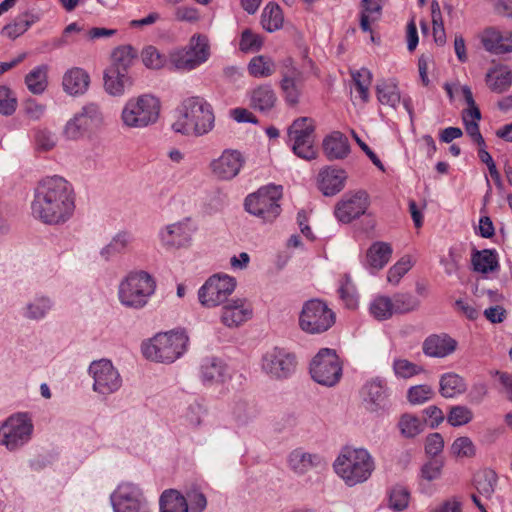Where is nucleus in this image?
Instances as JSON below:
<instances>
[{
  "mask_svg": "<svg viewBox=\"0 0 512 512\" xmlns=\"http://www.w3.org/2000/svg\"><path fill=\"white\" fill-rule=\"evenodd\" d=\"M75 210L72 185L58 175L42 178L34 191L31 211L34 218L49 225L66 223Z\"/></svg>",
  "mask_w": 512,
  "mask_h": 512,
  "instance_id": "1",
  "label": "nucleus"
},
{
  "mask_svg": "<svg viewBox=\"0 0 512 512\" xmlns=\"http://www.w3.org/2000/svg\"><path fill=\"white\" fill-rule=\"evenodd\" d=\"M179 113L178 119L172 125L175 132L202 136L214 127L215 116L212 106L202 97L194 96L185 99Z\"/></svg>",
  "mask_w": 512,
  "mask_h": 512,
  "instance_id": "2",
  "label": "nucleus"
},
{
  "mask_svg": "<svg viewBox=\"0 0 512 512\" xmlns=\"http://www.w3.org/2000/svg\"><path fill=\"white\" fill-rule=\"evenodd\" d=\"M333 467L345 484L353 487L371 477L375 463L366 449L345 447L334 461Z\"/></svg>",
  "mask_w": 512,
  "mask_h": 512,
  "instance_id": "3",
  "label": "nucleus"
},
{
  "mask_svg": "<svg viewBox=\"0 0 512 512\" xmlns=\"http://www.w3.org/2000/svg\"><path fill=\"white\" fill-rule=\"evenodd\" d=\"M188 343L189 337L185 331H170L157 334L142 346V351L147 359L172 363L186 352Z\"/></svg>",
  "mask_w": 512,
  "mask_h": 512,
  "instance_id": "4",
  "label": "nucleus"
},
{
  "mask_svg": "<svg viewBox=\"0 0 512 512\" xmlns=\"http://www.w3.org/2000/svg\"><path fill=\"white\" fill-rule=\"evenodd\" d=\"M160 100L152 94L132 97L125 103L121 120L128 128H145L157 122L160 114Z\"/></svg>",
  "mask_w": 512,
  "mask_h": 512,
  "instance_id": "5",
  "label": "nucleus"
},
{
  "mask_svg": "<svg viewBox=\"0 0 512 512\" xmlns=\"http://www.w3.org/2000/svg\"><path fill=\"white\" fill-rule=\"evenodd\" d=\"M155 281L145 271L132 272L119 284L118 297L122 305L141 309L155 292Z\"/></svg>",
  "mask_w": 512,
  "mask_h": 512,
  "instance_id": "6",
  "label": "nucleus"
},
{
  "mask_svg": "<svg viewBox=\"0 0 512 512\" xmlns=\"http://www.w3.org/2000/svg\"><path fill=\"white\" fill-rule=\"evenodd\" d=\"M281 198L282 186L270 184L248 195L244 205L248 213L262 219L263 222H272L281 213Z\"/></svg>",
  "mask_w": 512,
  "mask_h": 512,
  "instance_id": "7",
  "label": "nucleus"
},
{
  "mask_svg": "<svg viewBox=\"0 0 512 512\" xmlns=\"http://www.w3.org/2000/svg\"><path fill=\"white\" fill-rule=\"evenodd\" d=\"M33 430V421L28 413L12 414L0 425V445L9 451H17L31 440Z\"/></svg>",
  "mask_w": 512,
  "mask_h": 512,
  "instance_id": "8",
  "label": "nucleus"
},
{
  "mask_svg": "<svg viewBox=\"0 0 512 512\" xmlns=\"http://www.w3.org/2000/svg\"><path fill=\"white\" fill-rule=\"evenodd\" d=\"M104 123L101 107L94 102L85 104L63 127L62 135L67 140H79L99 129Z\"/></svg>",
  "mask_w": 512,
  "mask_h": 512,
  "instance_id": "9",
  "label": "nucleus"
},
{
  "mask_svg": "<svg viewBox=\"0 0 512 512\" xmlns=\"http://www.w3.org/2000/svg\"><path fill=\"white\" fill-rule=\"evenodd\" d=\"M335 323V313L319 299H310L303 304L299 315V327L308 334H321Z\"/></svg>",
  "mask_w": 512,
  "mask_h": 512,
  "instance_id": "10",
  "label": "nucleus"
},
{
  "mask_svg": "<svg viewBox=\"0 0 512 512\" xmlns=\"http://www.w3.org/2000/svg\"><path fill=\"white\" fill-rule=\"evenodd\" d=\"M236 288V279L226 274L210 276L198 290V300L205 308L222 306Z\"/></svg>",
  "mask_w": 512,
  "mask_h": 512,
  "instance_id": "11",
  "label": "nucleus"
},
{
  "mask_svg": "<svg viewBox=\"0 0 512 512\" xmlns=\"http://www.w3.org/2000/svg\"><path fill=\"white\" fill-rule=\"evenodd\" d=\"M209 56L210 47L207 37L194 35L187 47L170 54V63L177 70L190 71L206 62Z\"/></svg>",
  "mask_w": 512,
  "mask_h": 512,
  "instance_id": "12",
  "label": "nucleus"
},
{
  "mask_svg": "<svg viewBox=\"0 0 512 512\" xmlns=\"http://www.w3.org/2000/svg\"><path fill=\"white\" fill-rule=\"evenodd\" d=\"M310 373L317 383L332 387L342 376V365L335 350L321 349L310 364Z\"/></svg>",
  "mask_w": 512,
  "mask_h": 512,
  "instance_id": "13",
  "label": "nucleus"
},
{
  "mask_svg": "<svg viewBox=\"0 0 512 512\" xmlns=\"http://www.w3.org/2000/svg\"><path fill=\"white\" fill-rule=\"evenodd\" d=\"M113 512H151L143 490L131 482H123L110 495Z\"/></svg>",
  "mask_w": 512,
  "mask_h": 512,
  "instance_id": "14",
  "label": "nucleus"
},
{
  "mask_svg": "<svg viewBox=\"0 0 512 512\" xmlns=\"http://www.w3.org/2000/svg\"><path fill=\"white\" fill-rule=\"evenodd\" d=\"M296 356L288 350L273 347L266 351L261 359V369L272 379L281 380L290 377L296 369Z\"/></svg>",
  "mask_w": 512,
  "mask_h": 512,
  "instance_id": "15",
  "label": "nucleus"
},
{
  "mask_svg": "<svg viewBox=\"0 0 512 512\" xmlns=\"http://www.w3.org/2000/svg\"><path fill=\"white\" fill-rule=\"evenodd\" d=\"M88 372L93 378V390L98 394L110 395L122 386V378L110 360L93 361Z\"/></svg>",
  "mask_w": 512,
  "mask_h": 512,
  "instance_id": "16",
  "label": "nucleus"
},
{
  "mask_svg": "<svg viewBox=\"0 0 512 512\" xmlns=\"http://www.w3.org/2000/svg\"><path fill=\"white\" fill-rule=\"evenodd\" d=\"M362 404L368 412L383 413L390 407V392L387 384L380 378L367 381L360 391Z\"/></svg>",
  "mask_w": 512,
  "mask_h": 512,
  "instance_id": "17",
  "label": "nucleus"
},
{
  "mask_svg": "<svg viewBox=\"0 0 512 512\" xmlns=\"http://www.w3.org/2000/svg\"><path fill=\"white\" fill-rule=\"evenodd\" d=\"M369 204V195L366 191L347 192L336 204L334 214L340 222L350 223L365 214Z\"/></svg>",
  "mask_w": 512,
  "mask_h": 512,
  "instance_id": "18",
  "label": "nucleus"
},
{
  "mask_svg": "<svg viewBox=\"0 0 512 512\" xmlns=\"http://www.w3.org/2000/svg\"><path fill=\"white\" fill-rule=\"evenodd\" d=\"M244 164L245 158L239 150L225 149L218 158L210 162L209 168L215 178L230 181L240 173Z\"/></svg>",
  "mask_w": 512,
  "mask_h": 512,
  "instance_id": "19",
  "label": "nucleus"
},
{
  "mask_svg": "<svg viewBox=\"0 0 512 512\" xmlns=\"http://www.w3.org/2000/svg\"><path fill=\"white\" fill-rule=\"evenodd\" d=\"M253 316L251 304L243 298L230 299L222 305L220 321L227 328H237Z\"/></svg>",
  "mask_w": 512,
  "mask_h": 512,
  "instance_id": "20",
  "label": "nucleus"
},
{
  "mask_svg": "<svg viewBox=\"0 0 512 512\" xmlns=\"http://www.w3.org/2000/svg\"><path fill=\"white\" fill-rule=\"evenodd\" d=\"M194 231L190 220L184 219L161 229L159 238L162 245L167 248H181L190 244Z\"/></svg>",
  "mask_w": 512,
  "mask_h": 512,
  "instance_id": "21",
  "label": "nucleus"
},
{
  "mask_svg": "<svg viewBox=\"0 0 512 512\" xmlns=\"http://www.w3.org/2000/svg\"><path fill=\"white\" fill-rule=\"evenodd\" d=\"M347 173L341 168L327 166L319 171L318 188L325 196H334L343 190Z\"/></svg>",
  "mask_w": 512,
  "mask_h": 512,
  "instance_id": "22",
  "label": "nucleus"
},
{
  "mask_svg": "<svg viewBox=\"0 0 512 512\" xmlns=\"http://www.w3.org/2000/svg\"><path fill=\"white\" fill-rule=\"evenodd\" d=\"M289 469L297 475H305L315 468L322 467L324 459L316 453H309L302 448L294 449L287 458Z\"/></svg>",
  "mask_w": 512,
  "mask_h": 512,
  "instance_id": "23",
  "label": "nucleus"
},
{
  "mask_svg": "<svg viewBox=\"0 0 512 512\" xmlns=\"http://www.w3.org/2000/svg\"><path fill=\"white\" fill-rule=\"evenodd\" d=\"M457 347V342L447 334H433L428 336L422 345L423 353L428 357L444 358L452 354Z\"/></svg>",
  "mask_w": 512,
  "mask_h": 512,
  "instance_id": "24",
  "label": "nucleus"
},
{
  "mask_svg": "<svg viewBox=\"0 0 512 512\" xmlns=\"http://www.w3.org/2000/svg\"><path fill=\"white\" fill-rule=\"evenodd\" d=\"M132 79L128 72L109 67L104 73V87L108 94L121 96L125 90L132 86Z\"/></svg>",
  "mask_w": 512,
  "mask_h": 512,
  "instance_id": "25",
  "label": "nucleus"
},
{
  "mask_svg": "<svg viewBox=\"0 0 512 512\" xmlns=\"http://www.w3.org/2000/svg\"><path fill=\"white\" fill-rule=\"evenodd\" d=\"M323 150L329 160L344 159L350 152L348 138L334 131L323 140Z\"/></svg>",
  "mask_w": 512,
  "mask_h": 512,
  "instance_id": "26",
  "label": "nucleus"
},
{
  "mask_svg": "<svg viewBox=\"0 0 512 512\" xmlns=\"http://www.w3.org/2000/svg\"><path fill=\"white\" fill-rule=\"evenodd\" d=\"M201 379L205 384L222 383L228 377V369L218 358L210 357L202 361L200 367Z\"/></svg>",
  "mask_w": 512,
  "mask_h": 512,
  "instance_id": "27",
  "label": "nucleus"
},
{
  "mask_svg": "<svg viewBox=\"0 0 512 512\" xmlns=\"http://www.w3.org/2000/svg\"><path fill=\"white\" fill-rule=\"evenodd\" d=\"M90 77L82 68H72L63 76V89L70 95L83 94L89 86Z\"/></svg>",
  "mask_w": 512,
  "mask_h": 512,
  "instance_id": "28",
  "label": "nucleus"
},
{
  "mask_svg": "<svg viewBox=\"0 0 512 512\" xmlns=\"http://www.w3.org/2000/svg\"><path fill=\"white\" fill-rule=\"evenodd\" d=\"M134 242V236L131 232L123 230L116 233L110 242L100 250V256L109 261L117 254L126 252Z\"/></svg>",
  "mask_w": 512,
  "mask_h": 512,
  "instance_id": "29",
  "label": "nucleus"
},
{
  "mask_svg": "<svg viewBox=\"0 0 512 512\" xmlns=\"http://www.w3.org/2000/svg\"><path fill=\"white\" fill-rule=\"evenodd\" d=\"M277 102V95L270 85H260L250 94V106L260 112H269Z\"/></svg>",
  "mask_w": 512,
  "mask_h": 512,
  "instance_id": "30",
  "label": "nucleus"
},
{
  "mask_svg": "<svg viewBox=\"0 0 512 512\" xmlns=\"http://www.w3.org/2000/svg\"><path fill=\"white\" fill-rule=\"evenodd\" d=\"M301 80L302 72H295L294 70L291 72L287 71L285 77H282L280 88L287 104L294 106L299 103Z\"/></svg>",
  "mask_w": 512,
  "mask_h": 512,
  "instance_id": "31",
  "label": "nucleus"
},
{
  "mask_svg": "<svg viewBox=\"0 0 512 512\" xmlns=\"http://www.w3.org/2000/svg\"><path fill=\"white\" fill-rule=\"evenodd\" d=\"M53 307L52 300L47 296H36L29 301L22 309L24 318L39 321L47 316Z\"/></svg>",
  "mask_w": 512,
  "mask_h": 512,
  "instance_id": "32",
  "label": "nucleus"
},
{
  "mask_svg": "<svg viewBox=\"0 0 512 512\" xmlns=\"http://www.w3.org/2000/svg\"><path fill=\"white\" fill-rule=\"evenodd\" d=\"M473 481L478 493L491 499L498 483V475L494 470L485 468L475 473Z\"/></svg>",
  "mask_w": 512,
  "mask_h": 512,
  "instance_id": "33",
  "label": "nucleus"
},
{
  "mask_svg": "<svg viewBox=\"0 0 512 512\" xmlns=\"http://www.w3.org/2000/svg\"><path fill=\"white\" fill-rule=\"evenodd\" d=\"M473 269L476 272L487 274L499 268L498 256L494 250H474L471 257Z\"/></svg>",
  "mask_w": 512,
  "mask_h": 512,
  "instance_id": "34",
  "label": "nucleus"
},
{
  "mask_svg": "<svg viewBox=\"0 0 512 512\" xmlns=\"http://www.w3.org/2000/svg\"><path fill=\"white\" fill-rule=\"evenodd\" d=\"M160 512H188L186 498L175 489L162 492L159 499Z\"/></svg>",
  "mask_w": 512,
  "mask_h": 512,
  "instance_id": "35",
  "label": "nucleus"
},
{
  "mask_svg": "<svg viewBox=\"0 0 512 512\" xmlns=\"http://www.w3.org/2000/svg\"><path fill=\"white\" fill-rule=\"evenodd\" d=\"M392 248L388 243L375 242L367 251V263L376 270L382 269L390 260Z\"/></svg>",
  "mask_w": 512,
  "mask_h": 512,
  "instance_id": "36",
  "label": "nucleus"
},
{
  "mask_svg": "<svg viewBox=\"0 0 512 512\" xmlns=\"http://www.w3.org/2000/svg\"><path fill=\"white\" fill-rule=\"evenodd\" d=\"M284 21V16L280 6L274 2H269L261 14V25L268 32L279 30Z\"/></svg>",
  "mask_w": 512,
  "mask_h": 512,
  "instance_id": "37",
  "label": "nucleus"
},
{
  "mask_svg": "<svg viewBox=\"0 0 512 512\" xmlns=\"http://www.w3.org/2000/svg\"><path fill=\"white\" fill-rule=\"evenodd\" d=\"M440 394L445 398H452L466 390L464 379L456 373H445L440 378Z\"/></svg>",
  "mask_w": 512,
  "mask_h": 512,
  "instance_id": "38",
  "label": "nucleus"
},
{
  "mask_svg": "<svg viewBox=\"0 0 512 512\" xmlns=\"http://www.w3.org/2000/svg\"><path fill=\"white\" fill-rule=\"evenodd\" d=\"M376 92L381 104L389 105L393 108H395L401 100L397 84L393 81H379L376 85Z\"/></svg>",
  "mask_w": 512,
  "mask_h": 512,
  "instance_id": "39",
  "label": "nucleus"
},
{
  "mask_svg": "<svg viewBox=\"0 0 512 512\" xmlns=\"http://www.w3.org/2000/svg\"><path fill=\"white\" fill-rule=\"evenodd\" d=\"M289 139L315 138L314 120L309 117H299L288 128Z\"/></svg>",
  "mask_w": 512,
  "mask_h": 512,
  "instance_id": "40",
  "label": "nucleus"
},
{
  "mask_svg": "<svg viewBox=\"0 0 512 512\" xmlns=\"http://www.w3.org/2000/svg\"><path fill=\"white\" fill-rule=\"evenodd\" d=\"M137 57V51L131 45L119 46L112 52V64L110 67L128 72Z\"/></svg>",
  "mask_w": 512,
  "mask_h": 512,
  "instance_id": "41",
  "label": "nucleus"
},
{
  "mask_svg": "<svg viewBox=\"0 0 512 512\" xmlns=\"http://www.w3.org/2000/svg\"><path fill=\"white\" fill-rule=\"evenodd\" d=\"M248 71L253 77L265 78L275 73L276 66L270 57L258 55L250 60Z\"/></svg>",
  "mask_w": 512,
  "mask_h": 512,
  "instance_id": "42",
  "label": "nucleus"
},
{
  "mask_svg": "<svg viewBox=\"0 0 512 512\" xmlns=\"http://www.w3.org/2000/svg\"><path fill=\"white\" fill-rule=\"evenodd\" d=\"M369 311L375 319L380 321L391 318L395 314L392 298L383 295L375 297L370 303Z\"/></svg>",
  "mask_w": 512,
  "mask_h": 512,
  "instance_id": "43",
  "label": "nucleus"
},
{
  "mask_svg": "<svg viewBox=\"0 0 512 512\" xmlns=\"http://www.w3.org/2000/svg\"><path fill=\"white\" fill-rule=\"evenodd\" d=\"M393 308L395 314H406L418 309L420 301L413 294L399 292L393 295Z\"/></svg>",
  "mask_w": 512,
  "mask_h": 512,
  "instance_id": "44",
  "label": "nucleus"
},
{
  "mask_svg": "<svg viewBox=\"0 0 512 512\" xmlns=\"http://www.w3.org/2000/svg\"><path fill=\"white\" fill-rule=\"evenodd\" d=\"M487 84L489 88L496 92L502 93L509 89L512 84V73L509 70H494L487 74Z\"/></svg>",
  "mask_w": 512,
  "mask_h": 512,
  "instance_id": "45",
  "label": "nucleus"
},
{
  "mask_svg": "<svg viewBox=\"0 0 512 512\" xmlns=\"http://www.w3.org/2000/svg\"><path fill=\"white\" fill-rule=\"evenodd\" d=\"M27 88L33 94H41L47 87V74L45 66H38L25 77Z\"/></svg>",
  "mask_w": 512,
  "mask_h": 512,
  "instance_id": "46",
  "label": "nucleus"
},
{
  "mask_svg": "<svg viewBox=\"0 0 512 512\" xmlns=\"http://www.w3.org/2000/svg\"><path fill=\"white\" fill-rule=\"evenodd\" d=\"M33 139L37 151H50L57 144V137L55 133L44 127H37L34 129Z\"/></svg>",
  "mask_w": 512,
  "mask_h": 512,
  "instance_id": "47",
  "label": "nucleus"
},
{
  "mask_svg": "<svg viewBox=\"0 0 512 512\" xmlns=\"http://www.w3.org/2000/svg\"><path fill=\"white\" fill-rule=\"evenodd\" d=\"M351 75L359 97L363 102H367L369 99V87L372 81L371 71L367 68H361L352 72Z\"/></svg>",
  "mask_w": 512,
  "mask_h": 512,
  "instance_id": "48",
  "label": "nucleus"
},
{
  "mask_svg": "<svg viewBox=\"0 0 512 512\" xmlns=\"http://www.w3.org/2000/svg\"><path fill=\"white\" fill-rule=\"evenodd\" d=\"M398 427L402 436L405 438H414L423 431V423L412 414H403L398 422Z\"/></svg>",
  "mask_w": 512,
  "mask_h": 512,
  "instance_id": "49",
  "label": "nucleus"
},
{
  "mask_svg": "<svg viewBox=\"0 0 512 512\" xmlns=\"http://www.w3.org/2000/svg\"><path fill=\"white\" fill-rule=\"evenodd\" d=\"M396 377L408 379L423 372V368L407 359L395 358L392 363Z\"/></svg>",
  "mask_w": 512,
  "mask_h": 512,
  "instance_id": "50",
  "label": "nucleus"
},
{
  "mask_svg": "<svg viewBox=\"0 0 512 512\" xmlns=\"http://www.w3.org/2000/svg\"><path fill=\"white\" fill-rule=\"evenodd\" d=\"M444 461L438 458H432L425 462L419 472L420 481L432 482L438 480L442 475Z\"/></svg>",
  "mask_w": 512,
  "mask_h": 512,
  "instance_id": "51",
  "label": "nucleus"
},
{
  "mask_svg": "<svg viewBox=\"0 0 512 512\" xmlns=\"http://www.w3.org/2000/svg\"><path fill=\"white\" fill-rule=\"evenodd\" d=\"M295 155L305 160L315 159L317 151L314 148V138L289 139Z\"/></svg>",
  "mask_w": 512,
  "mask_h": 512,
  "instance_id": "52",
  "label": "nucleus"
},
{
  "mask_svg": "<svg viewBox=\"0 0 512 512\" xmlns=\"http://www.w3.org/2000/svg\"><path fill=\"white\" fill-rule=\"evenodd\" d=\"M232 414L239 424H247L256 417V410L255 407L247 401L239 400L234 403Z\"/></svg>",
  "mask_w": 512,
  "mask_h": 512,
  "instance_id": "53",
  "label": "nucleus"
},
{
  "mask_svg": "<svg viewBox=\"0 0 512 512\" xmlns=\"http://www.w3.org/2000/svg\"><path fill=\"white\" fill-rule=\"evenodd\" d=\"M413 263L409 255L399 259L388 271L387 280L391 284H398L400 279L412 268Z\"/></svg>",
  "mask_w": 512,
  "mask_h": 512,
  "instance_id": "54",
  "label": "nucleus"
},
{
  "mask_svg": "<svg viewBox=\"0 0 512 512\" xmlns=\"http://www.w3.org/2000/svg\"><path fill=\"white\" fill-rule=\"evenodd\" d=\"M472 419V410L462 405L451 407L447 416L448 423L454 427L465 425L469 423Z\"/></svg>",
  "mask_w": 512,
  "mask_h": 512,
  "instance_id": "55",
  "label": "nucleus"
},
{
  "mask_svg": "<svg viewBox=\"0 0 512 512\" xmlns=\"http://www.w3.org/2000/svg\"><path fill=\"white\" fill-rule=\"evenodd\" d=\"M143 64L149 69H160L164 67L166 58L154 46H147L142 50Z\"/></svg>",
  "mask_w": 512,
  "mask_h": 512,
  "instance_id": "56",
  "label": "nucleus"
},
{
  "mask_svg": "<svg viewBox=\"0 0 512 512\" xmlns=\"http://www.w3.org/2000/svg\"><path fill=\"white\" fill-rule=\"evenodd\" d=\"M434 395L431 386L427 384L412 386L408 389L407 398L411 404H423Z\"/></svg>",
  "mask_w": 512,
  "mask_h": 512,
  "instance_id": "57",
  "label": "nucleus"
},
{
  "mask_svg": "<svg viewBox=\"0 0 512 512\" xmlns=\"http://www.w3.org/2000/svg\"><path fill=\"white\" fill-rule=\"evenodd\" d=\"M263 45V39L260 35L245 29L241 34L239 48L243 52L258 51Z\"/></svg>",
  "mask_w": 512,
  "mask_h": 512,
  "instance_id": "58",
  "label": "nucleus"
},
{
  "mask_svg": "<svg viewBox=\"0 0 512 512\" xmlns=\"http://www.w3.org/2000/svg\"><path fill=\"white\" fill-rule=\"evenodd\" d=\"M484 48L494 54H505L512 52V43L505 44L498 34L485 36L482 40Z\"/></svg>",
  "mask_w": 512,
  "mask_h": 512,
  "instance_id": "59",
  "label": "nucleus"
},
{
  "mask_svg": "<svg viewBox=\"0 0 512 512\" xmlns=\"http://www.w3.org/2000/svg\"><path fill=\"white\" fill-rule=\"evenodd\" d=\"M187 501L188 511L190 512H203L207 506V499L205 495L197 488H191L184 496Z\"/></svg>",
  "mask_w": 512,
  "mask_h": 512,
  "instance_id": "60",
  "label": "nucleus"
},
{
  "mask_svg": "<svg viewBox=\"0 0 512 512\" xmlns=\"http://www.w3.org/2000/svg\"><path fill=\"white\" fill-rule=\"evenodd\" d=\"M409 492L402 486H396L391 490L389 503L390 507L396 511H402L408 506Z\"/></svg>",
  "mask_w": 512,
  "mask_h": 512,
  "instance_id": "61",
  "label": "nucleus"
},
{
  "mask_svg": "<svg viewBox=\"0 0 512 512\" xmlns=\"http://www.w3.org/2000/svg\"><path fill=\"white\" fill-rule=\"evenodd\" d=\"M17 106V100L11 90L5 86H0V114L12 115Z\"/></svg>",
  "mask_w": 512,
  "mask_h": 512,
  "instance_id": "62",
  "label": "nucleus"
},
{
  "mask_svg": "<svg viewBox=\"0 0 512 512\" xmlns=\"http://www.w3.org/2000/svg\"><path fill=\"white\" fill-rule=\"evenodd\" d=\"M452 453L458 457H472L475 455V446L469 437H459L451 446Z\"/></svg>",
  "mask_w": 512,
  "mask_h": 512,
  "instance_id": "63",
  "label": "nucleus"
},
{
  "mask_svg": "<svg viewBox=\"0 0 512 512\" xmlns=\"http://www.w3.org/2000/svg\"><path fill=\"white\" fill-rule=\"evenodd\" d=\"M28 30L27 22H24L18 15L12 23L7 24L2 29V34L10 39H16Z\"/></svg>",
  "mask_w": 512,
  "mask_h": 512,
  "instance_id": "64",
  "label": "nucleus"
}]
</instances>
